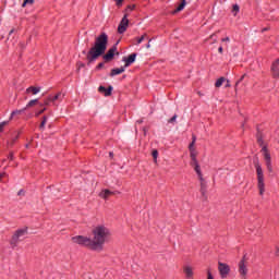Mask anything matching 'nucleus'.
<instances>
[{
    "label": "nucleus",
    "instance_id": "nucleus-1",
    "mask_svg": "<svg viewBox=\"0 0 279 279\" xmlns=\"http://www.w3.org/2000/svg\"><path fill=\"white\" fill-rule=\"evenodd\" d=\"M93 235V240L83 235H77L72 238V241L78 245H85V247H89V250L101 252L104 245L108 243V239H110V229L105 226H98L94 228Z\"/></svg>",
    "mask_w": 279,
    "mask_h": 279
},
{
    "label": "nucleus",
    "instance_id": "nucleus-2",
    "mask_svg": "<svg viewBox=\"0 0 279 279\" xmlns=\"http://www.w3.org/2000/svg\"><path fill=\"white\" fill-rule=\"evenodd\" d=\"M108 49V35L101 33L98 37L95 38L94 46L89 49L86 54L88 62H95L97 58H101L106 50Z\"/></svg>",
    "mask_w": 279,
    "mask_h": 279
},
{
    "label": "nucleus",
    "instance_id": "nucleus-3",
    "mask_svg": "<svg viewBox=\"0 0 279 279\" xmlns=\"http://www.w3.org/2000/svg\"><path fill=\"white\" fill-rule=\"evenodd\" d=\"M256 173H257V187L259 195H265V174H263V168L258 161L255 162Z\"/></svg>",
    "mask_w": 279,
    "mask_h": 279
},
{
    "label": "nucleus",
    "instance_id": "nucleus-4",
    "mask_svg": "<svg viewBox=\"0 0 279 279\" xmlns=\"http://www.w3.org/2000/svg\"><path fill=\"white\" fill-rule=\"evenodd\" d=\"M25 234H27V228L16 230L11 238L10 245L13 248L16 247V245H19V242L21 241V239H23V236H25Z\"/></svg>",
    "mask_w": 279,
    "mask_h": 279
},
{
    "label": "nucleus",
    "instance_id": "nucleus-5",
    "mask_svg": "<svg viewBox=\"0 0 279 279\" xmlns=\"http://www.w3.org/2000/svg\"><path fill=\"white\" fill-rule=\"evenodd\" d=\"M262 154L264 156V160L266 162L267 170L271 173L274 171V167L271 166V154L266 145L262 147Z\"/></svg>",
    "mask_w": 279,
    "mask_h": 279
},
{
    "label": "nucleus",
    "instance_id": "nucleus-6",
    "mask_svg": "<svg viewBox=\"0 0 279 279\" xmlns=\"http://www.w3.org/2000/svg\"><path fill=\"white\" fill-rule=\"evenodd\" d=\"M130 25V20H128V15H124L121 20L119 26H118V33L119 34H125L128 31V26Z\"/></svg>",
    "mask_w": 279,
    "mask_h": 279
},
{
    "label": "nucleus",
    "instance_id": "nucleus-7",
    "mask_svg": "<svg viewBox=\"0 0 279 279\" xmlns=\"http://www.w3.org/2000/svg\"><path fill=\"white\" fill-rule=\"evenodd\" d=\"M218 270H219L221 278H228V275L230 274V266H228V264H223V263L219 262Z\"/></svg>",
    "mask_w": 279,
    "mask_h": 279
},
{
    "label": "nucleus",
    "instance_id": "nucleus-8",
    "mask_svg": "<svg viewBox=\"0 0 279 279\" xmlns=\"http://www.w3.org/2000/svg\"><path fill=\"white\" fill-rule=\"evenodd\" d=\"M116 53H117V44H116L112 48H110V49L107 51V53L104 54L102 58H104V60H105L106 62H110L111 60H113Z\"/></svg>",
    "mask_w": 279,
    "mask_h": 279
},
{
    "label": "nucleus",
    "instance_id": "nucleus-9",
    "mask_svg": "<svg viewBox=\"0 0 279 279\" xmlns=\"http://www.w3.org/2000/svg\"><path fill=\"white\" fill-rule=\"evenodd\" d=\"M239 274L245 278L247 276V266H245V257L239 263Z\"/></svg>",
    "mask_w": 279,
    "mask_h": 279
},
{
    "label": "nucleus",
    "instance_id": "nucleus-10",
    "mask_svg": "<svg viewBox=\"0 0 279 279\" xmlns=\"http://www.w3.org/2000/svg\"><path fill=\"white\" fill-rule=\"evenodd\" d=\"M123 62H125L124 68L128 69V66L136 62V53H132L128 58L124 57Z\"/></svg>",
    "mask_w": 279,
    "mask_h": 279
},
{
    "label": "nucleus",
    "instance_id": "nucleus-11",
    "mask_svg": "<svg viewBox=\"0 0 279 279\" xmlns=\"http://www.w3.org/2000/svg\"><path fill=\"white\" fill-rule=\"evenodd\" d=\"M272 77L279 78V59H277L271 65Z\"/></svg>",
    "mask_w": 279,
    "mask_h": 279
},
{
    "label": "nucleus",
    "instance_id": "nucleus-12",
    "mask_svg": "<svg viewBox=\"0 0 279 279\" xmlns=\"http://www.w3.org/2000/svg\"><path fill=\"white\" fill-rule=\"evenodd\" d=\"M119 192H112L110 190H102L99 193V197H101L102 199H108L109 197H111V195H117Z\"/></svg>",
    "mask_w": 279,
    "mask_h": 279
},
{
    "label": "nucleus",
    "instance_id": "nucleus-13",
    "mask_svg": "<svg viewBox=\"0 0 279 279\" xmlns=\"http://www.w3.org/2000/svg\"><path fill=\"white\" fill-rule=\"evenodd\" d=\"M98 90L105 94V97H110L112 95V86H109L108 88H106L105 86H99Z\"/></svg>",
    "mask_w": 279,
    "mask_h": 279
},
{
    "label": "nucleus",
    "instance_id": "nucleus-14",
    "mask_svg": "<svg viewBox=\"0 0 279 279\" xmlns=\"http://www.w3.org/2000/svg\"><path fill=\"white\" fill-rule=\"evenodd\" d=\"M207 189H208V186L206 185V181L204 180V178L201 177V193H202L203 197H205V199H206Z\"/></svg>",
    "mask_w": 279,
    "mask_h": 279
},
{
    "label": "nucleus",
    "instance_id": "nucleus-15",
    "mask_svg": "<svg viewBox=\"0 0 279 279\" xmlns=\"http://www.w3.org/2000/svg\"><path fill=\"white\" fill-rule=\"evenodd\" d=\"M38 93H40V87H36V86H31L28 88H26V94L27 95H38Z\"/></svg>",
    "mask_w": 279,
    "mask_h": 279
},
{
    "label": "nucleus",
    "instance_id": "nucleus-16",
    "mask_svg": "<svg viewBox=\"0 0 279 279\" xmlns=\"http://www.w3.org/2000/svg\"><path fill=\"white\" fill-rule=\"evenodd\" d=\"M121 73H125V68H117V69H112L110 76L114 77V75H121Z\"/></svg>",
    "mask_w": 279,
    "mask_h": 279
},
{
    "label": "nucleus",
    "instance_id": "nucleus-17",
    "mask_svg": "<svg viewBox=\"0 0 279 279\" xmlns=\"http://www.w3.org/2000/svg\"><path fill=\"white\" fill-rule=\"evenodd\" d=\"M183 272L185 274L186 278H193V267L191 266H184Z\"/></svg>",
    "mask_w": 279,
    "mask_h": 279
},
{
    "label": "nucleus",
    "instance_id": "nucleus-18",
    "mask_svg": "<svg viewBox=\"0 0 279 279\" xmlns=\"http://www.w3.org/2000/svg\"><path fill=\"white\" fill-rule=\"evenodd\" d=\"M64 99V94L58 93L54 97H49V101L56 102V101H62Z\"/></svg>",
    "mask_w": 279,
    "mask_h": 279
},
{
    "label": "nucleus",
    "instance_id": "nucleus-19",
    "mask_svg": "<svg viewBox=\"0 0 279 279\" xmlns=\"http://www.w3.org/2000/svg\"><path fill=\"white\" fill-rule=\"evenodd\" d=\"M189 149H190L191 160H197V150H195V147L189 146Z\"/></svg>",
    "mask_w": 279,
    "mask_h": 279
},
{
    "label": "nucleus",
    "instance_id": "nucleus-20",
    "mask_svg": "<svg viewBox=\"0 0 279 279\" xmlns=\"http://www.w3.org/2000/svg\"><path fill=\"white\" fill-rule=\"evenodd\" d=\"M192 167H194V170L198 175H202V171L199 170V163H197V159H192L191 162Z\"/></svg>",
    "mask_w": 279,
    "mask_h": 279
},
{
    "label": "nucleus",
    "instance_id": "nucleus-21",
    "mask_svg": "<svg viewBox=\"0 0 279 279\" xmlns=\"http://www.w3.org/2000/svg\"><path fill=\"white\" fill-rule=\"evenodd\" d=\"M186 8V0H182L180 5L174 10L173 14H178V12H182Z\"/></svg>",
    "mask_w": 279,
    "mask_h": 279
},
{
    "label": "nucleus",
    "instance_id": "nucleus-22",
    "mask_svg": "<svg viewBox=\"0 0 279 279\" xmlns=\"http://www.w3.org/2000/svg\"><path fill=\"white\" fill-rule=\"evenodd\" d=\"M25 110H27V108H23V109H20V110H15L11 113V117L10 119H14V117H19V114H23V112H25Z\"/></svg>",
    "mask_w": 279,
    "mask_h": 279
},
{
    "label": "nucleus",
    "instance_id": "nucleus-23",
    "mask_svg": "<svg viewBox=\"0 0 279 279\" xmlns=\"http://www.w3.org/2000/svg\"><path fill=\"white\" fill-rule=\"evenodd\" d=\"M223 82H226V77L218 78L215 83L216 88H221V86H223Z\"/></svg>",
    "mask_w": 279,
    "mask_h": 279
},
{
    "label": "nucleus",
    "instance_id": "nucleus-24",
    "mask_svg": "<svg viewBox=\"0 0 279 279\" xmlns=\"http://www.w3.org/2000/svg\"><path fill=\"white\" fill-rule=\"evenodd\" d=\"M36 104H38V99H33V100H31L27 105H26V110H27V108H32V107H34V106H36Z\"/></svg>",
    "mask_w": 279,
    "mask_h": 279
},
{
    "label": "nucleus",
    "instance_id": "nucleus-25",
    "mask_svg": "<svg viewBox=\"0 0 279 279\" xmlns=\"http://www.w3.org/2000/svg\"><path fill=\"white\" fill-rule=\"evenodd\" d=\"M19 141V134H16L15 136H13L11 138V141L8 143L9 147H12V145H14V143Z\"/></svg>",
    "mask_w": 279,
    "mask_h": 279
},
{
    "label": "nucleus",
    "instance_id": "nucleus-26",
    "mask_svg": "<svg viewBox=\"0 0 279 279\" xmlns=\"http://www.w3.org/2000/svg\"><path fill=\"white\" fill-rule=\"evenodd\" d=\"M47 117H44L43 118V121H41V123H40V125H39V130H45V125H47Z\"/></svg>",
    "mask_w": 279,
    "mask_h": 279
},
{
    "label": "nucleus",
    "instance_id": "nucleus-27",
    "mask_svg": "<svg viewBox=\"0 0 279 279\" xmlns=\"http://www.w3.org/2000/svg\"><path fill=\"white\" fill-rule=\"evenodd\" d=\"M146 38H147V34L142 35L141 38H137L136 45H141V43H143V40H145Z\"/></svg>",
    "mask_w": 279,
    "mask_h": 279
},
{
    "label": "nucleus",
    "instance_id": "nucleus-28",
    "mask_svg": "<svg viewBox=\"0 0 279 279\" xmlns=\"http://www.w3.org/2000/svg\"><path fill=\"white\" fill-rule=\"evenodd\" d=\"M34 3V0H24L22 8H25L26 5H32Z\"/></svg>",
    "mask_w": 279,
    "mask_h": 279
},
{
    "label": "nucleus",
    "instance_id": "nucleus-29",
    "mask_svg": "<svg viewBox=\"0 0 279 279\" xmlns=\"http://www.w3.org/2000/svg\"><path fill=\"white\" fill-rule=\"evenodd\" d=\"M195 141H197V137L195 135H193L192 143L190 144V147H195Z\"/></svg>",
    "mask_w": 279,
    "mask_h": 279
},
{
    "label": "nucleus",
    "instance_id": "nucleus-30",
    "mask_svg": "<svg viewBox=\"0 0 279 279\" xmlns=\"http://www.w3.org/2000/svg\"><path fill=\"white\" fill-rule=\"evenodd\" d=\"M232 12H233L234 16H236V12H239V7H238V4H234V5H233Z\"/></svg>",
    "mask_w": 279,
    "mask_h": 279
},
{
    "label": "nucleus",
    "instance_id": "nucleus-31",
    "mask_svg": "<svg viewBox=\"0 0 279 279\" xmlns=\"http://www.w3.org/2000/svg\"><path fill=\"white\" fill-rule=\"evenodd\" d=\"M151 156H153L154 160H157V158H158V150H156V149L153 150Z\"/></svg>",
    "mask_w": 279,
    "mask_h": 279
},
{
    "label": "nucleus",
    "instance_id": "nucleus-32",
    "mask_svg": "<svg viewBox=\"0 0 279 279\" xmlns=\"http://www.w3.org/2000/svg\"><path fill=\"white\" fill-rule=\"evenodd\" d=\"M178 119V116H173L170 120H168V123H175V120Z\"/></svg>",
    "mask_w": 279,
    "mask_h": 279
},
{
    "label": "nucleus",
    "instance_id": "nucleus-33",
    "mask_svg": "<svg viewBox=\"0 0 279 279\" xmlns=\"http://www.w3.org/2000/svg\"><path fill=\"white\" fill-rule=\"evenodd\" d=\"M3 178H8V174L5 172L0 173V182H5L3 181Z\"/></svg>",
    "mask_w": 279,
    "mask_h": 279
},
{
    "label": "nucleus",
    "instance_id": "nucleus-34",
    "mask_svg": "<svg viewBox=\"0 0 279 279\" xmlns=\"http://www.w3.org/2000/svg\"><path fill=\"white\" fill-rule=\"evenodd\" d=\"M5 125H8V122L0 123V132H3V128H5Z\"/></svg>",
    "mask_w": 279,
    "mask_h": 279
},
{
    "label": "nucleus",
    "instance_id": "nucleus-35",
    "mask_svg": "<svg viewBox=\"0 0 279 279\" xmlns=\"http://www.w3.org/2000/svg\"><path fill=\"white\" fill-rule=\"evenodd\" d=\"M244 78H245V75H242L241 78L235 83V86H239V84H241V82H243Z\"/></svg>",
    "mask_w": 279,
    "mask_h": 279
},
{
    "label": "nucleus",
    "instance_id": "nucleus-36",
    "mask_svg": "<svg viewBox=\"0 0 279 279\" xmlns=\"http://www.w3.org/2000/svg\"><path fill=\"white\" fill-rule=\"evenodd\" d=\"M45 110H47V108H44L41 110H39L36 114V117H40V114H43L45 112Z\"/></svg>",
    "mask_w": 279,
    "mask_h": 279
},
{
    "label": "nucleus",
    "instance_id": "nucleus-37",
    "mask_svg": "<svg viewBox=\"0 0 279 279\" xmlns=\"http://www.w3.org/2000/svg\"><path fill=\"white\" fill-rule=\"evenodd\" d=\"M207 279H214L213 274H210V270L207 271Z\"/></svg>",
    "mask_w": 279,
    "mask_h": 279
},
{
    "label": "nucleus",
    "instance_id": "nucleus-38",
    "mask_svg": "<svg viewBox=\"0 0 279 279\" xmlns=\"http://www.w3.org/2000/svg\"><path fill=\"white\" fill-rule=\"evenodd\" d=\"M49 104H51V100H49V97H48L47 100H45L44 106H49Z\"/></svg>",
    "mask_w": 279,
    "mask_h": 279
},
{
    "label": "nucleus",
    "instance_id": "nucleus-39",
    "mask_svg": "<svg viewBox=\"0 0 279 279\" xmlns=\"http://www.w3.org/2000/svg\"><path fill=\"white\" fill-rule=\"evenodd\" d=\"M134 8H136V5L132 4L128 7V10H130V12H132V10H134Z\"/></svg>",
    "mask_w": 279,
    "mask_h": 279
},
{
    "label": "nucleus",
    "instance_id": "nucleus-40",
    "mask_svg": "<svg viewBox=\"0 0 279 279\" xmlns=\"http://www.w3.org/2000/svg\"><path fill=\"white\" fill-rule=\"evenodd\" d=\"M151 39L148 40V44L146 45V49H150L151 48Z\"/></svg>",
    "mask_w": 279,
    "mask_h": 279
},
{
    "label": "nucleus",
    "instance_id": "nucleus-41",
    "mask_svg": "<svg viewBox=\"0 0 279 279\" xmlns=\"http://www.w3.org/2000/svg\"><path fill=\"white\" fill-rule=\"evenodd\" d=\"M222 43H230V37L222 38Z\"/></svg>",
    "mask_w": 279,
    "mask_h": 279
},
{
    "label": "nucleus",
    "instance_id": "nucleus-42",
    "mask_svg": "<svg viewBox=\"0 0 279 279\" xmlns=\"http://www.w3.org/2000/svg\"><path fill=\"white\" fill-rule=\"evenodd\" d=\"M17 195H19V196L25 195V192H24L23 190H20V191L17 192Z\"/></svg>",
    "mask_w": 279,
    "mask_h": 279
},
{
    "label": "nucleus",
    "instance_id": "nucleus-43",
    "mask_svg": "<svg viewBox=\"0 0 279 279\" xmlns=\"http://www.w3.org/2000/svg\"><path fill=\"white\" fill-rule=\"evenodd\" d=\"M9 160H14V154L11 153V154L9 155Z\"/></svg>",
    "mask_w": 279,
    "mask_h": 279
},
{
    "label": "nucleus",
    "instance_id": "nucleus-44",
    "mask_svg": "<svg viewBox=\"0 0 279 279\" xmlns=\"http://www.w3.org/2000/svg\"><path fill=\"white\" fill-rule=\"evenodd\" d=\"M218 52H219V53H223V47L220 46V47L218 48Z\"/></svg>",
    "mask_w": 279,
    "mask_h": 279
},
{
    "label": "nucleus",
    "instance_id": "nucleus-45",
    "mask_svg": "<svg viewBox=\"0 0 279 279\" xmlns=\"http://www.w3.org/2000/svg\"><path fill=\"white\" fill-rule=\"evenodd\" d=\"M117 2L118 5H121V3H123V0H114Z\"/></svg>",
    "mask_w": 279,
    "mask_h": 279
},
{
    "label": "nucleus",
    "instance_id": "nucleus-46",
    "mask_svg": "<svg viewBox=\"0 0 279 279\" xmlns=\"http://www.w3.org/2000/svg\"><path fill=\"white\" fill-rule=\"evenodd\" d=\"M97 69H104V63H99V64L97 65Z\"/></svg>",
    "mask_w": 279,
    "mask_h": 279
},
{
    "label": "nucleus",
    "instance_id": "nucleus-47",
    "mask_svg": "<svg viewBox=\"0 0 279 279\" xmlns=\"http://www.w3.org/2000/svg\"><path fill=\"white\" fill-rule=\"evenodd\" d=\"M257 143H258L259 145H263V138L259 137V138L257 140Z\"/></svg>",
    "mask_w": 279,
    "mask_h": 279
},
{
    "label": "nucleus",
    "instance_id": "nucleus-48",
    "mask_svg": "<svg viewBox=\"0 0 279 279\" xmlns=\"http://www.w3.org/2000/svg\"><path fill=\"white\" fill-rule=\"evenodd\" d=\"M226 88H230V81H227Z\"/></svg>",
    "mask_w": 279,
    "mask_h": 279
},
{
    "label": "nucleus",
    "instance_id": "nucleus-49",
    "mask_svg": "<svg viewBox=\"0 0 279 279\" xmlns=\"http://www.w3.org/2000/svg\"><path fill=\"white\" fill-rule=\"evenodd\" d=\"M12 34H14V29L10 31L9 36H12Z\"/></svg>",
    "mask_w": 279,
    "mask_h": 279
},
{
    "label": "nucleus",
    "instance_id": "nucleus-50",
    "mask_svg": "<svg viewBox=\"0 0 279 279\" xmlns=\"http://www.w3.org/2000/svg\"><path fill=\"white\" fill-rule=\"evenodd\" d=\"M137 123H143V120H138Z\"/></svg>",
    "mask_w": 279,
    "mask_h": 279
},
{
    "label": "nucleus",
    "instance_id": "nucleus-51",
    "mask_svg": "<svg viewBox=\"0 0 279 279\" xmlns=\"http://www.w3.org/2000/svg\"><path fill=\"white\" fill-rule=\"evenodd\" d=\"M210 38H215V34H213V35L210 36Z\"/></svg>",
    "mask_w": 279,
    "mask_h": 279
},
{
    "label": "nucleus",
    "instance_id": "nucleus-52",
    "mask_svg": "<svg viewBox=\"0 0 279 279\" xmlns=\"http://www.w3.org/2000/svg\"><path fill=\"white\" fill-rule=\"evenodd\" d=\"M263 32H267V28H264Z\"/></svg>",
    "mask_w": 279,
    "mask_h": 279
},
{
    "label": "nucleus",
    "instance_id": "nucleus-53",
    "mask_svg": "<svg viewBox=\"0 0 279 279\" xmlns=\"http://www.w3.org/2000/svg\"><path fill=\"white\" fill-rule=\"evenodd\" d=\"M80 66H84V64H81Z\"/></svg>",
    "mask_w": 279,
    "mask_h": 279
}]
</instances>
